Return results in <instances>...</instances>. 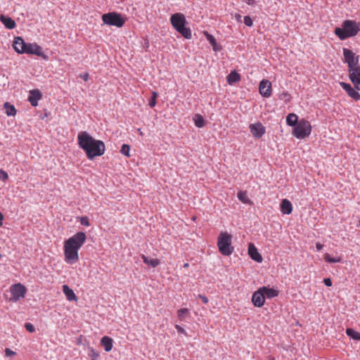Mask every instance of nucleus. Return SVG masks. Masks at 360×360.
Returning a JSON list of instances; mask_svg holds the SVG:
<instances>
[{
  "mask_svg": "<svg viewBox=\"0 0 360 360\" xmlns=\"http://www.w3.org/2000/svg\"><path fill=\"white\" fill-rule=\"evenodd\" d=\"M77 141L79 147L86 153L88 159L93 160L95 157L104 154V143L95 139L87 131H80L77 136Z\"/></svg>",
  "mask_w": 360,
  "mask_h": 360,
  "instance_id": "nucleus-1",
  "label": "nucleus"
},
{
  "mask_svg": "<svg viewBox=\"0 0 360 360\" xmlns=\"http://www.w3.org/2000/svg\"><path fill=\"white\" fill-rule=\"evenodd\" d=\"M86 240L84 232L79 231L64 243L65 259L68 263L75 264L79 259L78 250Z\"/></svg>",
  "mask_w": 360,
  "mask_h": 360,
  "instance_id": "nucleus-2",
  "label": "nucleus"
},
{
  "mask_svg": "<svg viewBox=\"0 0 360 360\" xmlns=\"http://www.w3.org/2000/svg\"><path fill=\"white\" fill-rule=\"evenodd\" d=\"M360 31V22L354 20H345L341 27H336L335 34L341 39L345 40L349 37L356 36Z\"/></svg>",
  "mask_w": 360,
  "mask_h": 360,
  "instance_id": "nucleus-3",
  "label": "nucleus"
},
{
  "mask_svg": "<svg viewBox=\"0 0 360 360\" xmlns=\"http://www.w3.org/2000/svg\"><path fill=\"white\" fill-rule=\"evenodd\" d=\"M170 22L173 27L184 38L189 39L192 37L191 29L185 26L186 20L183 13H176L172 15Z\"/></svg>",
  "mask_w": 360,
  "mask_h": 360,
  "instance_id": "nucleus-4",
  "label": "nucleus"
},
{
  "mask_svg": "<svg viewBox=\"0 0 360 360\" xmlns=\"http://www.w3.org/2000/svg\"><path fill=\"white\" fill-rule=\"evenodd\" d=\"M231 236L227 232H221L218 236L217 246L220 253L224 256L231 255L234 250L231 245Z\"/></svg>",
  "mask_w": 360,
  "mask_h": 360,
  "instance_id": "nucleus-5",
  "label": "nucleus"
},
{
  "mask_svg": "<svg viewBox=\"0 0 360 360\" xmlns=\"http://www.w3.org/2000/svg\"><path fill=\"white\" fill-rule=\"evenodd\" d=\"M311 131V126L309 121L302 119L294 127L292 134L299 139L309 136Z\"/></svg>",
  "mask_w": 360,
  "mask_h": 360,
  "instance_id": "nucleus-6",
  "label": "nucleus"
},
{
  "mask_svg": "<svg viewBox=\"0 0 360 360\" xmlns=\"http://www.w3.org/2000/svg\"><path fill=\"white\" fill-rule=\"evenodd\" d=\"M103 22L108 25L121 27L125 22V19L120 13L110 12L102 15Z\"/></svg>",
  "mask_w": 360,
  "mask_h": 360,
  "instance_id": "nucleus-7",
  "label": "nucleus"
},
{
  "mask_svg": "<svg viewBox=\"0 0 360 360\" xmlns=\"http://www.w3.org/2000/svg\"><path fill=\"white\" fill-rule=\"evenodd\" d=\"M343 56L345 62L347 63L349 72L354 71V70L360 68L359 65V56L356 54L350 49L344 48Z\"/></svg>",
  "mask_w": 360,
  "mask_h": 360,
  "instance_id": "nucleus-8",
  "label": "nucleus"
},
{
  "mask_svg": "<svg viewBox=\"0 0 360 360\" xmlns=\"http://www.w3.org/2000/svg\"><path fill=\"white\" fill-rule=\"evenodd\" d=\"M27 292V288L22 284L18 283L13 285L11 287V293L12 301L16 302L22 298H24Z\"/></svg>",
  "mask_w": 360,
  "mask_h": 360,
  "instance_id": "nucleus-9",
  "label": "nucleus"
},
{
  "mask_svg": "<svg viewBox=\"0 0 360 360\" xmlns=\"http://www.w3.org/2000/svg\"><path fill=\"white\" fill-rule=\"evenodd\" d=\"M259 91L262 96L270 97L272 93L271 83L267 79H262L259 85Z\"/></svg>",
  "mask_w": 360,
  "mask_h": 360,
  "instance_id": "nucleus-10",
  "label": "nucleus"
},
{
  "mask_svg": "<svg viewBox=\"0 0 360 360\" xmlns=\"http://www.w3.org/2000/svg\"><path fill=\"white\" fill-rule=\"evenodd\" d=\"M25 48L24 53L34 54L37 56H43V55H44L41 47L36 43H34V44L25 43Z\"/></svg>",
  "mask_w": 360,
  "mask_h": 360,
  "instance_id": "nucleus-11",
  "label": "nucleus"
},
{
  "mask_svg": "<svg viewBox=\"0 0 360 360\" xmlns=\"http://www.w3.org/2000/svg\"><path fill=\"white\" fill-rule=\"evenodd\" d=\"M340 85L352 99L356 101L360 100V94L351 84L342 82L340 83Z\"/></svg>",
  "mask_w": 360,
  "mask_h": 360,
  "instance_id": "nucleus-12",
  "label": "nucleus"
},
{
  "mask_svg": "<svg viewBox=\"0 0 360 360\" xmlns=\"http://www.w3.org/2000/svg\"><path fill=\"white\" fill-rule=\"evenodd\" d=\"M265 302L264 295L259 288L257 291H255L252 296V302L254 306L257 307H262Z\"/></svg>",
  "mask_w": 360,
  "mask_h": 360,
  "instance_id": "nucleus-13",
  "label": "nucleus"
},
{
  "mask_svg": "<svg viewBox=\"0 0 360 360\" xmlns=\"http://www.w3.org/2000/svg\"><path fill=\"white\" fill-rule=\"evenodd\" d=\"M250 129L252 135L257 139L261 138L265 133V127L260 122L251 124Z\"/></svg>",
  "mask_w": 360,
  "mask_h": 360,
  "instance_id": "nucleus-14",
  "label": "nucleus"
},
{
  "mask_svg": "<svg viewBox=\"0 0 360 360\" xmlns=\"http://www.w3.org/2000/svg\"><path fill=\"white\" fill-rule=\"evenodd\" d=\"M349 78L357 90H360V68L349 72Z\"/></svg>",
  "mask_w": 360,
  "mask_h": 360,
  "instance_id": "nucleus-15",
  "label": "nucleus"
},
{
  "mask_svg": "<svg viewBox=\"0 0 360 360\" xmlns=\"http://www.w3.org/2000/svg\"><path fill=\"white\" fill-rule=\"evenodd\" d=\"M41 93L39 89H33L30 91L28 101L31 105L36 107L38 105V101L41 98Z\"/></svg>",
  "mask_w": 360,
  "mask_h": 360,
  "instance_id": "nucleus-16",
  "label": "nucleus"
},
{
  "mask_svg": "<svg viewBox=\"0 0 360 360\" xmlns=\"http://www.w3.org/2000/svg\"><path fill=\"white\" fill-rule=\"evenodd\" d=\"M248 254L250 258L257 262L259 263L262 262L263 260L261 254L257 251V249L252 243L249 244Z\"/></svg>",
  "mask_w": 360,
  "mask_h": 360,
  "instance_id": "nucleus-17",
  "label": "nucleus"
},
{
  "mask_svg": "<svg viewBox=\"0 0 360 360\" xmlns=\"http://www.w3.org/2000/svg\"><path fill=\"white\" fill-rule=\"evenodd\" d=\"M25 42L21 37H17L13 41V49L18 53H24Z\"/></svg>",
  "mask_w": 360,
  "mask_h": 360,
  "instance_id": "nucleus-18",
  "label": "nucleus"
},
{
  "mask_svg": "<svg viewBox=\"0 0 360 360\" xmlns=\"http://www.w3.org/2000/svg\"><path fill=\"white\" fill-rule=\"evenodd\" d=\"M281 211L284 214H290L292 211V203L287 199H283L281 202Z\"/></svg>",
  "mask_w": 360,
  "mask_h": 360,
  "instance_id": "nucleus-19",
  "label": "nucleus"
},
{
  "mask_svg": "<svg viewBox=\"0 0 360 360\" xmlns=\"http://www.w3.org/2000/svg\"><path fill=\"white\" fill-rule=\"evenodd\" d=\"M0 20H1V22L4 24V25L9 30H12V29L15 28L16 26V23H15V20H13L10 17H7L4 15H1Z\"/></svg>",
  "mask_w": 360,
  "mask_h": 360,
  "instance_id": "nucleus-20",
  "label": "nucleus"
},
{
  "mask_svg": "<svg viewBox=\"0 0 360 360\" xmlns=\"http://www.w3.org/2000/svg\"><path fill=\"white\" fill-rule=\"evenodd\" d=\"M261 289L264 295V297L266 296L269 299L277 297L279 293L278 290L266 286L262 287Z\"/></svg>",
  "mask_w": 360,
  "mask_h": 360,
  "instance_id": "nucleus-21",
  "label": "nucleus"
},
{
  "mask_svg": "<svg viewBox=\"0 0 360 360\" xmlns=\"http://www.w3.org/2000/svg\"><path fill=\"white\" fill-rule=\"evenodd\" d=\"M63 292L65 295L66 298L69 301L77 300V297L74 291L67 285H63Z\"/></svg>",
  "mask_w": 360,
  "mask_h": 360,
  "instance_id": "nucleus-22",
  "label": "nucleus"
},
{
  "mask_svg": "<svg viewBox=\"0 0 360 360\" xmlns=\"http://www.w3.org/2000/svg\"><path fill=\"white\" fill-rule=\"evenodd\" d=\"M113 340L108 336H104L101 338V344L104 347L105 352H110L112 348Z\"/></svg>",
  "mask_w": 360,
  "mask_h": 360,
  "instance_id": "nucleus-23",
  "label": "nucleus"
},
{
  "mask_svg": "<svg viewBox=\"0 0 360 360\" xmlns=\"http://www.w3.org/2000/svg\"><path fill=\"white\" fill-rule=\"evenodd\" d=\"M226 79L229 84H233L240 81V75L236 71L233 70L228 75Z\"/></svg>",
  "mask_w": 360,
  "mask_h": 360,
  "instance_id": "nucleus-24",
  "label": "nucleus"
},
{
  "mask_svg": "<svg viewBox=\"0 0 360 360\" xmlns=\"http://www.w3.org/2000/svg\"><path fill=\"white\" fill-rule=\"evenodd\" d=\"M205 36L210 44L212 45V49L214 51H219L221 49V46H219L217 44L216 39L214 37V36L207 32L205 33Z\"/></svg>",
  "mask_w": 360,
  "mask_h": 360,
  "instance_id": "nucleus-25",
  "label": "nucleus"
},
{
  "mask_svg": "<svg viewBox=\"0 0 360 360\" xmlns=\"http://www.w3.org/2000/svg\"><path fill=\"white\" fill-rule=\"evenodd\" d=\"M298 121V116L295 113H290L286 117V123L290 127H295Z\"/></svg>",
  "mask_w": 360,
  "mask_h": 360,
  "instance_id": "nucleus-26",
  "label": "nucleus"
},
{
  "mask_svg": "<svg viewBox=\"0 0 360 360\" xmlns=\"http://www.w3.org/2000/svg\"><path fill=\"white\" fill-rule=\"evenodd\" d=\"M143 261L147 265L151 267H156L160 264V261L158 259H150L145 255H142Z\"/></svg>",
  "mask_w": 360,
  "mask_h": 360,
  "instance_id": "nucleus-27",
  "label": "nucleus"
},
{
  "mask_svg": "<svg viewBox=\"0 0 360 360\" xmlns=\"http://www.w3.org/2000/svg\"><path fill=\"white\" fill-rule=\"evenodd\" d=\"M193 121H194L195 125L198 128L203 127L205 124V121L204 117L200 114H195L194 115Z\"/></svg>",
  "mask_w": 360,
  "mask_h": 360,
  "instance_id": "nucleus-28",
  "label": "nucleus"
},
{
  "mask_svg": "<svg viewBox=\"0 0 360 360\" xmlns=\"http://www.w3.org/2000/svg\"><path fill=\"white\" fill-rule=\"evenodd\" d=\"M346 334L351 338L355 340L360 341V333L353 328H348L346 329Z\"/></svg>",
  "mask_w": 360,
  "mask_h": 360,
  "instance_id": "nucleus-29",
  "label": "nucleus"
},
{
  "mask_svg": "<svg viewBox=\"0 0 360 360\" xmlns=\"http://www.w3.org/2000/svg\"><path fill=\"white\" fill-rule=\"evenodd\" d=\"M238 198L243 203L251 205L252 202L251 200L248 198L247 193L245 191H240L237 193Z\"/></svg>",
  "mask_w": 360,
  "mask_h": 360,
  "instance_id": "nucleus-30",
  "label": "nucleus"
},
{
  "mask_svg": "<svg viewBox=\"0 0 360 360\" xmlns=\"http://www.w3.org/2000/svg\"><path fill=\"white\" fill-rule=\"evenodd\" d=\"M4 108L6 110V113L8 116L15 115L16 113V110L14 105H11L9 103L6 102L4 103Z\"/></svg>",
  "mask_w": 360,
  "mask_h": 360,
  "instance_id": "nucleus-31",
  "label": "nucleus"
},
{
  "mask_svg": "<svg viewBox=\"0 0 360 360\" xmlns=\"http://www.w3.org/2000/svg\"><path fill=\"white\" fill-rule=\"evenodd\" d=\"M188 315L189 311L187 308H181L177 311V316L180 321H184Z\"/></svg>",
  "mask_w": 360,
  "mask_h": 360,
  "instance_id": "nucleus-32",
  "label": "nucleus"
},
{
  "mask_svg": "<svg viewBox=\"0 0 360 360\" xmlns=\"http://www.w3.org/2000/svg\"><path fill=\"white\" fill-rule=\"evenodd\" d=\"M324 259L327 262L329 263H338L341 262L340 257H332L329 254H326Z\"/></svg>",
  "mask_w": 360,
  "mask_h": 360,
  "instance_id": "nucleus-33",
  "label": "nucleus"
},
{
  "mask_svg": "<svg viewBox=\"0 0 360 360\" xmlns=\"http://www.w3.org/2000/svg\"><path fill=\"white\" fill-rule=\"evenodd\" d=\"M130 146L127 144H123L121 147L120 152L127 157H129Z\"/></svg>",
  "mask_w": 360,
  "mask_h": 360,
  "instance_id": "nucleus-34",
  "label": "nucleus"
},
{
  "mask_svg": "<svg viewBox=\"0 0 360 360\" xmlns=\"http://www.w3.org/2000/svg\"><path fill=\"white\" fill-rule=\"evenodd\" d=\"M89 356L91 360H96L99 356V353L94 349V348H89Z\"/></svg>",
  "mask_w": 360,
  "mask_h": 360,
  "instance_id": "nucleus-35",
  "label": "nucleus"
},
{
  "mask_svg": "<svg viewBox=\"0 0 360 360\" xmlns=\"http://www.w3.org/2000/svg\"><path fill=\"white\" fill-rule=\"evenodd\" d=\"M79 221L82 225L89 226H90L89 220L87 217H79Z\"/></svg>",
  "mask_w": 360,
  "mask_h": 360,
  "instance_id": "nucleus-36",
  "label": "nucleus"
},
{
  "mask_svg": "<svg viewBox=\"0 0 360 360\" xmlns=\"http://www.w3.org/2000/svg\"><path fill=\"white\" fill-rule=\"evenodd\" d=\"M244 23L248 27H252V20L251 18L248 15H246L244 17Z\"/></svg>",
  "mask_w": 360,
  "mask_h": 360,
  "instance_id": "nucleus-37",
  "label": "nucleus"
},
{
  "mask_svg": "<svg viewBox=\"0 0 360 360\" xmlns=\"http://www.w3.org/2000/svg\"><path fill=\"white\" fill-rule=\"evenodd\" d=\"M25 327L26 330L27 331H29L30 333H34L35 331L34 326L30 323H26L25 324Z\"/></svg>",
  "mask_w": 360,
  "mask_h": 360,
  "instance_id": "nucleus-38",
  "label": "nucleus"
},
{
  "mask_svg": "<svg viewBox=\"0 0 360 360\" xmlns=\"http://www.w3.org/2000/svg\"><path fill=\"white\" fill-rule=\"evenodd\" d=\"M8 179V174L5 171L0 169V180L6 181Z\"/></svg>",
  "mask_w": 360,
  "mask_h": 360,
  "instance_id": "nucleus-39",
  "label": "nucleus"
},
{
  "mask_svg": "<svg viewBox=\"0 0 360 360\" xmlns=\"http://www.w3.org/2000/svg\"><path fill=\"white\" fill-rule=\"evenodd\" d=\"M155 105H156V99H155V98H150V101L148 102V105L150 108H153L155 106Z\"/></svg>",
  "mask_w": 360,
  "mask_h": 360,
  "instance_id": "nucleus-40",
  "label": "nucleus"
},
{
  "mask_svg": "<svg viewBox=\"0 0 360 360\" xmlns=\"http://www.w3.org/2000/svg\"><path fill=\"white\" fill-rule=\"evenodd\" d=\"M175 328L176 329L177 332L182 334H186V330L179 325H176Z\"/></svg>",
  "mask_w": 360,
  "mask_h": 360,
  "instance_id": "nucleus-41",
  "label": "nucleus"
},
{
  "mask_svg": "<svg viewBox=\"0 0 360 360\" xmlns=\"http://www.w3.org/2000/svg\"><path fill=\"white\" fill-rule=\"evenodd\" d=\"M323 283L328 287H330L332 285L331 279L329 278H324L323 279Z\"/></svg>",
  "mask_w": 360,
  "mask_h": 360,
  "instance_id": "nucleus-42",
  "label": "nucleus"
},
{
  "mask_svg": "<svg viewBox=\"0 0 360 360\" xmlns=\"http://www.w3.org/2000/svg\"><path fill=\"white\" fill-rule=\"evenodd\" d=\"M198 297L205 304H207L208 302V299L205 295H198Z\"/></svg>",
  "mask_w": 360,
  "mask_h": 360,
  "instance_id": "nucleus-43",
  "label": "nucleus"
},
{
  "mask_svg": "<svg viewBox=\"0 0 360 360\" xmlns=\"http://www.w3.org/2000/svg\"><path fill=\"white\" fill-rule=\"evenodd\" d=\"M5 354L7 356H11V355H14L15 354V352H14L13 351H12L11 349H10L9 348H6L5 349Z\"/></svg>",
  "mask_w": 360,
  "mask_h": 360,
  "instance_id": "nucleus-44",
  "label": "nucleus"
},
{
  "mask_svg": "<svg viewBox=\"0 0 360 360\" xmlns=\"http://www.w3.org/2000/svg\"><path fill=\"white\" fill-rule=\"evenodd\" d=\"M316 248L317 249V250H321L323 248V245H321L319 243H317L316 244Z\"/></svg>",
  "mask_w": 360,
  "mask_h": 360,
  "instance_id": "nucleus-45",
  "label": "nucleus"
},
{
  "mask_svg": "<svg viewBox=\"0 0 360 360\" xmlns=\"http://www.w3.org/2000/svg\"><path fill=\"white\" fill-rule=\"evenodd\" d=\"M81 77L84 81H87L89 79V74L86 73L84 75H81Z\"/></svg>",
  "mask_w": 360,
  "mask_h": 360,
  "instance_id": "nucleus-46",
  "label": "nucleus"
},
{
  "mask_svg": "<svg viewBox=\"0 0 360 360\" xmlns=\"http://www.w3.org/2000/svg\"><path fill=\"white\" fill-rule=\"evenodd\" d=\"M283 96L284 98H287L288 100H289L290 98V95L288 92H284L283 94Z\"/></svg>",
  "mask_w": 360,
  "mask_h": 360,
  "instance_id": "nucleus-47",
  "label": "nucleus"
},
{
  "mask_svg": "<svg viewBox=\"0 0 360 360\" xmlns=\"http://www.w3.org/2000/svg\"><path fill=\"white\" fill-rule=\"evenodd\" d=\"M245 2L248 4V5H252L255 2V0H245Z\"/></svg>",
  "mask_w": 360,
  "mask_h": 360,
  "instance_id": "nucleus-48",
  "label": "nucleus"
},
{
  "mask_svg": "<svg viewBox=\"0 0 360 360\" xmlns=\"http://www.w3.org/2000/svg\"><path fill=\"white\" fill-rule=\"evenodd\" d=\"M4 219L3 214L0 212V226L2 225V221Z\"/></svg>",
  "mask_w": 360,
  "mask_h": 360,
  "instance_id": "nucleus-49",
  "label": "nucleus"
},
{
  "mask_svg": "<svg viewBox=\"0 0 360 360\" xmlns=\"http://www.w3.org/2000/svg\"><path fill=\"white\" fill-rule=\"evenodd\" d=\"M157 96H158V93H156L155 91H153L151 98H155V99H156Z\"/></svg>",
  "mask_w": 360,
  "mask_h": 360,
  "instance_id": "nucleus-50",
  "label": "nucleus"
},
{
  "mask_svg": "<svg viewBox=\"0 0 360 360\" xmlns=\"http://www.w3.org/2000/svg\"><path fill=\"white\" fill-rule=\"evenodd\" d=\"M236 17L237 20H239L241 18V15L238 14L236 15Z\"/></svg>",
  "mask_w": 360,
  "mask_h": 360,
  "instance_id": "nucleus-51",
  "label": "nucleus"
},
{
  "mask_svg": "<svg viewBox=\"0 0 360 360\" xmlns=\"http://www.w3.org/2000/svg\"><path fill=\"white\" fill-rule=\"evenodd\" d=\"M184 267H186V266H188V264L186 263V264H184Z\"/></svg>",
  "mask_w": 360,
  "mask_h": 360,
  "instance_id": "nucleus-52",
  "label": "nucleus"
},
{
  "mask_svg": "<svg viewBox=\"0 0 360 360\" xmlns=\"http://www.w3.org/2000/svg\"><path fill=\"white\" fill-rule=\"evenodd\" d=\"M139 133H140L141 134H142V132H141V129H139Z\"/></svg>",
  "mask_w": 360,
  "mask_h": 360,
  "instance_id": "nucleus-53",
  "label": "nucleus"
},
{
  "mask_svg": "<svg viewBox=\"0 0 360 360\" xmlns=\"http://www.w3.org/2000/svg\"><path fill=\"white\" fill-rule=\"evenodd\" d=\"M2 255L0 254V259L1 258Z\"/></svg>",
  "mask_w": 360,
  "mask_h": 360,
  "instance_id": "nucleus-54",
  "label": "nucleus"
}]
</instances>
